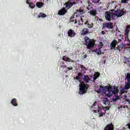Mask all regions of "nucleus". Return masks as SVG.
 I'll use <instances>...</instances> for the list:
<instances>
[{"mask_svg":"<svg viewBox=\"0 0 130 130\" xmlns=\"http://www.w3.org/2000/svg\"><path fill=\"white\" fill-rule=\"evenodd\" d=\"M124 14H126V12L117 9V10H111V11H106L105 13V18L106 21L110 22L112 20H115V18H119L123 16Z\"/></svg>","mask_w":130,"mask_h":130,"instance_id":"nucleus-1","label":"nucleus"},{"mask_svg":"<svg viewBox=\"0 0 130 130\" xmlns=\"http://www.w3.org/2000/svg\"><path fill=\"white\" fill-rule=\"evenodd\" d=\"M99 91L100 92L103 93V94L107 95V97H111V96H112V94L115 95L117 92V90H113L112 87L109 86L108 85L105 87L100 86ZM111 92L112 94H111Z\"/></svg>","mask_w":130,"mask_h":130,"instance_id":"nucleus-2","label":"nucleus"},{"mask_svg":"<svg viewBox=\"0 0 130 130\" xmlns=\"http://www.w3.org/2000/svg\"><path fill=\"white\" fill-rule=\"evenodd\" d=\"M78 80L80 83L79 85V93L81 95H83V94H85L86 92H87V90H88V87L89 85L88 84H85V82H82V80H80V78L79 76H76L74 77V79Z\"/></svg>","mask_w":130,"mask_h":130,"instance_id":"nucleus-3","label":"nucleus"},{"mask_svg":"<svg viewBox=\"0 0 130 130\" xmlns=\"http://www.w3.org/2000/svg\"><path fill=\"white\" fill-rule=\"evenodd\" d=\"M113 29V23L112 22H105L103 24V29Z\"/></svg>","mask_w":130,"mask_h":130,"instance_id":"nucleus-4","label":"nucleus"},{"mask_svg":"<svg viewBox=\"0 0 130 130\" xmlns=\"http://www.w3.org/2000/svg\"><path fill=\"white\" fill-rule=\"evenodd\" d=\"M98 109L99 110H98V113H99V117H101V116H103L106 113V111L104 110V109H102L101 107L98 106Z\"/></svg>","mask_w":130,"mask_h":130,"instance_id":"nucleus-5","label":"nucleus"},{"mask_svg":"<svg viewBox=\"0 0 130 130\" xmlns=\"http://www.w3.org/2000/svg\"><path fill=\"white\" fill-rule=\"evenodd\" d=\"M67 13H68V10L67 9H66V8H62L58 11V14H59V16H62L63 15H66Z\"/></svg>","mask_w":130,"mask_h":130,"instance_id":"nucleus-6","label":"nucleus"},{"mask_svg":"<svg viewBox=\"0 0 130 130\" xmlns=\"http://www.w3.org/2000/svg\"><path fill=\"white\" fill-rule=\"evenodd\" d=\"M76 34L77 33H76L74 30L71 29H69L68 31V35L69 37H75Z\"/></svg>","mask_w":130,"mask_h":130,"instance_id":"nucleus-7","label":"nucleus"},{"mask_svg":"<svg viewBox=\"0 0 130 130\" xmlns=\"http://www.w3.org/2000/svg\"><path fill=\"white\" fill-rule=\"evenodd\" d=\"M95 45V42L94 41H91L88 44L86 45V48L87 49H92L94 48V45Z\"/></svg>","mask_w":130,"mask_h":130,"instance_id":"nucleus-8","label":"nucleus"},{"mask_svg":"<svg viewBox=\"0 0 130 130\" xmlns=\"http://www.w3.org/2000/svg\"><path fill=\"white\" fill-rule=\"evenodd\" d=\"M130 31V25L126 26V29H125V39H127V41H128V34L129 33Z\"/></svg>","mask_w":130,"mask_h":130,"instance_id":"nucleus-9","label":"nucleus"},{"mask_svg":"<svg viewBox=\"0 0 130 130\" xmlns=\"http://www.w3.org/2000/svg\"><path fill=\"white\" fill-rule=\"evenodd\" d=\"M84 14V10L80 9L76 10V12L74 13V16H75L76 18H78L80 15H83Z\"/></svg>","mask_w":130,"mask_h":130,"instance_id":"nucleus-10","label":"nucleus"},{"mask_svg":"<svg viewBox=\"0 0 130 130\" xmlns=\"http://www.w3.org/2000/svg\"><path fill=\"white\" fill-rule=\"evenodd\" d=\"M104 130H114V127L112 123L107 125Z\"/></svg>","mask_w":130,"mask_h":130,"instance_id":"nucleus-11","label":"nucleus"},{"mask_svg":"<svg viewBox=\"0 0 130 130\" xmlns=\"http://www.w3.org/2000/svg\"><path fill=\"white\" fill-rule=\"evenodd\" d=\"M81 35H87V34H90L89 29L84 28L81 30Z\"/></svg>","mask_w":130,"mask_h":130,"instance_id":"nucleus-12","label":"nucleus"},{"mask_svg":"<svg viewBox=\"0 0 130 130\" xmlns=\"http://www.w3.org/2000/svg\"><path fill=\"white\" fill-rule=\"evenodd\" d=\"M75 4V3H70V2H67L66 3H65L64 5L66 6V9H67V10H69V9H70V8H72V7H73V5H74Z\"/></svg>","mask_w":130,"mask_h":130,"instance_id":"nucleus-13","label":"nucleus"},{"mask_svg":"<svg viewBox=\"0 0 130 130\" xmlns=\"http://www.w3.org/2000/svg\"><path fill=\"white\" fill-rule=\"evenodd\" d=\"M116 45H117V41L115 40H114L113 42L111 43V49H115Z\"/></svg>","mask_w":130,"mask_h":130,"instance_id":"nucleus-14","label":"nucleus"},{"mask_svg":"<svg viewBox=\"0 0 130 130\" xmlns=\"http://www.w3.org/2000/svg\"><path fill=\"white\" fill-rule=\"evenodd\" d=\"M83 80L84 81L85 83L87 84V83H90V81H91V78H90V77H89L88 75H84Z\"/></svg>","mask_w":130,"mask_h":130,"instance_id":"nucleus-15","label":"nucleus"},{"mask_svg":"<svg viewBox=\"0 0 130 130\" xmlns=\"http://www.w3.org/2000/svg\"><path fill=\"white\" fill-rule=\"evenodd\" d=\"M84 40H85V45H86L88 43H90V42H91V41H93V40L90 39V38H89L88 37H85Z\"/></svg>","mask_w":130,"mask_h":130,"instance_id":"nucleus-16","label":"nucleus"},{"mask_svg":"<svg viewBox=\"0 0 130 130\" xmlns=\"http://www.w3.org/2000/svg\"><path fill=\"white\" fill-rule=\"evenodd\" d=\"M80 68L81 69V73H83L84 74L86 73V71H87L88 69H87V68H86V67H85L83 65H80Z\"/></svg>","mask_w":130,"mask_h":130,"instance_id":"nucleus-17","label":"nucleus"},{"mask_svg":"<svg viewBox=\"0 0 130 130\" xmlns=\"http://www.w3.org/2000/svg\"><path fill=\"white\" fill-rule=\"evenodd\" d=\"M84 25H87L88 28H89L91 29V28H93V23H91V24L89 23V21L86 20L85 23H84Z\"/></svg>","mask_w":130,"mask_h":130,"instance_id":"nucleus-18","label":"nucleus"},{"mask_svg":"<svg viewBox=\"0 0 130 130\" xmlns=\"http://www.w3.org/2000/svg\"><path fill=\"white\" fill-rule=\"evenodd\" d=\"M47 16V15H46V14L41 12L39 14V15L38 16V19H39V18H46V17Z\"/></svg>","mask_w":130,"mask_h":130,"instance_id":"nucleus-19","label":"nucleus"},{"mask_svg":"<svg viewBox=\"0 0 130 130\" xmlns=\"http://www.w3.org/2000/svg\"><path fill=\"white\" fill-rule=\"evenodd\" d=\"M12 104L13 106H18V104L17 103V100L16 99H13L11 101Z\"/></svg>","mask_w":130,"mask_h":130,"instance_id":"nucleus-20","label":"nucleus"},{"mask_svg":"<svg viewBox=\"0 0 130 130\" xmlns=\"http://www.w3.org/2000/svg\"><path fill=\"white\" fill-rule=\"evenodd\" d=\"M99 77H100V73H99V72H96L95 74L93 75V78L95 79L99 78Z\"/></svg>","mask_w":130,"mask_h":130,"instance_id":"nucleus-21","label":"nucleus"},{"mask_svg":"<svg viewBox=\"0 0 130 130\" xmlns=\"http://www.w3.org/2000/svg\"><path fill=\"white\" fill-rule=\"evenodd\" d=\"M90 15H92V16H96V10L92 9L90 12Z\"/></svg>","mask_w":130,"mask_h":130,"instance_id":"nucleus-22","label":"nucleus"},{"mask_svg":"<svg viewBox=\"0 0 130 130\" xmlns=\"http://www.w3.org/2000/svg\"><path fill=\"white\" fill-rule=\"evenodd\" d=\"M42 6H43V3L41 2H38L37 3V7H38V8H42Z\"/></svg>","mask_w":130,"mask_h":130,"instance_id":"nucleus-23","label":"nucleus"},{"mask_svg":"<svg viewBox=\"0 0 130 130\" xmlns=\"http://www.w3.org/2000/svg\"><path fill=\"white\" fill-rule=\"evenodd\" d=\"M95 52H96V53H97L98 54L100 55L101 54L102 52L101 49H100V48H99L95 51Z\"/></svg>","mask_w":130,"mask_h":130,"instance_id":"nucleus-24","label":"nucleus"},{"mask_svg":"<svg viewBox=\"0 0 130 130\" xmlns=\"http://www.w3.org/2000/svg\"><path fill=\"white\" fill-rule=\"evenodd\" d=\"M124 88L126 90H128V89L130 88V84L127 83V84L125 85Z\"/></svg>","mask_w":130,"mask_h":130,"instance_id":"nucleus-25","label":"nucleus"},{"mask_svg":"<svg viewBox=\"0 0 130 130\" xmlns=\"http://www.w3.org/2000/svg\"><path fill=\"white\" fill-rule=\"evenodd\" d=\"M61 68H67V66L64 64V61H61L60 62Z\"/></svg>","mask_w":130,"mask_h":130,"instance_id":"nucleus-26","label":"nucleus"},{"mask_svg":"<svg viewBox=\"0 0 130 130\" xmlns=\"http://www.w3.org/2000/svg\"><path fill=\"white\" fill-rule=\"evenodd\" d=\"M124 90H126V89H124V87L123 88L120 89V95H122V94H124V93H125V91H124Z\"/></svg>","mask_w":130,"mask_h":130,"instance_id":"nucleus-27","label":"nucleus"},{"mask_svg":"<svg viewBox=\"0 0 130 130\" xmlns=\"http://www.w3.org/2000/svg\"><path fill=\"white\" fill-rule=\"evenodd\" d=\"M27 5H29L31 9H34V8H35V5L33 3H29V4H27Z\"/></svg>","mask_w":130,"mask_h":130,"instance_id":"nucleus-28","label":"nucleus"},{"mask_svg":"<svg viewBox=\"0 0 130 130\" xmlns=\"http://www.w3.org/2000/svg\"><path fill=\"white\" fill-rule=\"evenodd\" d=\"M69 59H70V58L67 57L66 56H64L62 57V60L64 61H69Z\"/></svg>","mask_w":130,"mask_h":130,"instance_id":"nucleus-29","label":"nucleus"},{"mask_svg":"<svg viewBox=\"0 0 130 130\" xmlns=\"http://www.w3.org/2000/svg\"><path fill=\"white\" fill-rule=\"evenodd\" d=\"M79 25L83 26V18H82L81 17H80V20L79 21Z\"/></svg>","mask_w":130,"mask_h":130,"instance_id":"nucleus-30","label":"nucleus"},{"mask_svg":"<svg viewBox=\"0 0 130 130\" xmlns=\"http://www.w3.org/2000/svg\"><path fill=\"white\" fill-rule=\"evenodd\" d=\"M73 70V67L70 66V67H67L66 68L67 72H69V71H72Z\"/></svg>","mask_w":130,"mask_h":130,"instance_id":"nucleus-31","label":"nucleus"},{"mask_svg":"<svg viewBox=\"0 0 130 130\" xmlns=\"http://www.w3.org/2000/svg\"><path fill=\"white\" fill-rule=\"evenodd\" d=\"M128 2V0H121V4H126Z\"/></svg>","mask_w":130,"mask_h":130,"instance_id":"nucleus-32","label":"nucleus"},{"mask_svg":"<svg viewBox=\"0 0 130 130\" xmlns=\"http://www.w3.org/2000/svg\"><path fill=\"white\" fill-rule=\"evenodd\" d=\"M126 79H127V80L130 79V74L129 73L127 74V76H126Z\"/></svg>","mask_w":130,"mask_h":130,"instance_id":"nucleus-33","label":"nucleus"},{"mask_svg":"<svg viewBox=\"0 0 130 130\" xmlns=\"http://www.w3.org/2000/svg\"><path fill=\"white\" fill-rule=\"evenodd\" d=\"M93 3L94 4H97V3H99L100 2V0H92Z\"/></svg>","mask_w":130,"mask_h":130,"instance_id":"nucleus-34","label":"nucleus"},{"mask_svg":"<svg viewBox=\"0 0 130 130\" xmlns=\"http://www.w3.org/2000/svg\"><path fill=\"white\" fill-rule=\"evenodd\" d=\"M113 89L116 91H118V87H117V86H114Z\"/></svg>","mask_w":130,"mask_h":130,"instance_id":"nucleus-35","label":"nucleus"},{"mask_svg":"<svg viewBox=\"0 0 130 130\" xmlns=\"http://www.w3.org/2000/svg\"><path fill=\"white\" fill-rule=\"evenodd\" d=\"M69 62H76V61L73 60V59L70 58V59L68 60Z\"/></svg>","mask_w":130,"mask_h":130,"instance_id":"nucleus-36","label":"nucleus"},{"mask_svg":"<svg viewBox=\"0 0 130 130\" xmlns=\"http://www.w3.org/2000/svg\"><path fill=\"white\" fill-rule=\"evenodd\" d=\"M112 101L113 102H116L117 101L116 99L115 98L112 99Z\"/></svg>","mask_w":130,"mask_h":130,"instance_id":"nucleus-37","label":"nucleus"},{"mask_svg":"<svg viewBox=\"0 0 130 130\" xmlns=\"http://www.w3.org/2000/svg\"><path fill=\"white\" fill-rule=\"evenodd\" d=\"M77 77H79V78H81V77H82V74L78 73Z\"/></svg>","mask_w":130,"mask_h":130,"instance_id":"nucleus-38","label":"nucleus"},{"mask_svg":"<svg viewBox=\"0 0 130 130\" xmlns=\"http://www.w3.org/2000/svg\"><path fill=\"white\" fill-rule=\"evenodd\" d=\"M122 98L123 99H126L127 98V96H126V95H123V96H122Z\"/></svg>","mask_w":130,"mask_h":130,"instance_id":"nucleus-39","label":"nucleus"},{"mask_svg":"<svg viewBox=\"0 0 130 130\" xmlns=\"http://www.w3.org/2000/svg\"><path fill=\"white\" fill-rule=\"evenodd\" d=\"M75 0H69L68 3H74Z\"/></svg>","mask_w":130,"mask_h":130,"instance_id":"nucleus-40","label":"nucleus"},{"mask_svg":"<svg viewBox=\"0 0 130 130\" xmlns=\"http://www.w3.org/2000/svg\"><path fill=\"white\" fill-rule=\"evenodd\" d=\"M115 99H116V100H119V96H115Z\"/></svg>","mask_w":130,"mask_h":130,"instance_id":"nucleus-41","label":"nucleus"},{"mask_svg":"<svg viewBox=\"0 0 130 130\" xmlns=\"http://www.w3.org/2000/svg\"><path fill=\"white\" fill-rule=\"evenodd\" d=\"M125 100V101H126L127 102H128V103L130 104V100L129 99H126Z\"/></svg>","mask_w":130,"mask_h":130,"instance_id":"nucleus-42","label":"nucleus"},{"mask_svg":"<svg viewBox=\"0 0 130 130\" xmlns=\"http://www.w3.org/2000/svg\"><path fill=\"white\" fill-rule=\"evenodd\" d=\"M116 48L117 50H119V51H120V49H119V47L118 46L116 47Z\"/></svg>","mask_w":130,"mask_h":130,"instance_id":"nucleus-43","label":"nucleus"},{"mask_svg":"<svg viewBox=\"0 0 130 130\" xmlns=\"http://www.w3.org/2000/svg\"><path fill=\"white\" fill-rule=\"evenodd\" d=\"M118 97H119V100H121V99L122 98V96L119 95V96H118Z\"/></svg>","mask_w":130,"mask_h":130,"instance_id":"nucleus-44","label":"nucleus"},{"mask_svg":"<svg viewBox=\"0 0 130 130\" xmlns=\"http://www.w3.org/2000/svg\"><path fill=\"white\" fill-rule=\"evenodd\" d=\"M96 80H97V79H96L95 77H93V82H95Z\"/></svg>","mask_w":130,"mask_h":130,"instance_id":"nucleus-45","label":"nucleus"},{"mask_svg":"<svg viewBox=\"0 0 130 130\" xmlns=\"http://www.w3.org/2000/svg\"><path fill=\"white\" fill-rule=\"evenodd\" d=\"M106 102H107V101H103V103H104V104H105V105H106Z\"/></svg>","mask_w":130,"mask_h":130,"instance_id":"nucleus-46","label":"nucleus"},{"mask_svg":"<svg viewBox=\"0 0 130 130\" xmlns=\"http://www.w3.org/2000/svg\"><path fill=\"white\" fill-rule=\"evenodd\" d=\"M105 109L106 110H109V108H108V107H106Z\"/></svg>","mask_w":130,"mask_h":130,"instance_id":"nucleus-47","label":"nucleus"},{"mask_svg":"<svg viewBox=\"0 0 130 130\" xmlns=\"http://www.w3.org/2000/svg\"><path fill=\"white\" fill-rule=\"evenodd\" d=\"M127 83L130 84V79H127Z\"/></svg>","mask_w":130,"mask_h":130,"instance_id":"nucleus-48","label":"nucleus"},{"mask_svg":"<svg viewBox=\"0 0 130 130\" xmlns=\"http://www.w3.org/2000/svg\"><path fill=\"white\" fill-rule=\"evenodd\" d=\"M102 34L103 35H104V34H105V31H102Z\"/></svg>","mask_w":130,"mask_h":130,"instance_id":"nucleus-49","label":"nucleus"},{"mask_svg":"<svg viewBox=\"0 0 130 130\" xmlns=\"http://www.w3.org/2000/svg\"><path fill=\"white\" fill-rule=\"evenodd\" d=\"M87 57V55H84L83 56V58H86Z\"/></svg>","mask_w":130,"mask_h":130,"instance_id":"nucleus-50","label":"nucleus"},{"mask_svg":"<svg viewBox=\"0 0 130 130\" xmlns=\"http://www.w3.org/2000/svg\"><path fill=\"white\" fill-rule=\"evenodd\" d=\"M30 0H27L26 1V4H29V1Z\"/></svg>","mask_w":130,"mask_h":130,"instance_id":"nucleus-51","label":"nucleus"},{"mask_svg":"<svg viewBox=\"0 0 130 130\" xmlns=\"http://www.w3.org/2000/svg\"><path fill=\"white\" fill-rule=\"evenodd\" d=\"M118 42H121V39H119L118 40Z\"/></svg>","mask_w":130,"mask_h":130,"instance_id":"nucleus-52","label":"nucleus"},{"mask_svg":"<svg viewBox=\"0 0 130 130\" xmlns=\"http://www.w3.org/2000/svg\"><path fill=\"white\" fill-rule=\"evenodd\" d=\"M95 106V104H93L92 106V107H94Z\"/></svg>","mask_w":130,"mask_h":130,"instance_id":"nucleus-53","label":"nucleus"},{"mask_svg":"<svg viewBox=\"0 0 130 130\" xmlns=\"http://www.w3.org/2000/svg\"><path fill=\"white\" fill-rule=\"evenodd\" d=\"M106 61V60H105L104 61V63H105Z\"/></svg>","mask_w":130,"mask_h":130,"instance_id":"nucleus-54","label":"nucleus"},{"mask_svg":"<svg viewBox=\"0 0 130 130\" xmlns=\"http://www.w3.org/2000/svg\"><path fill=\"white\" fill-rule=\"evenodd\" d=\"M75 23H77V20H75Z\"/></svg>","mask_w":130,"mask_h":130,"instance_id":"nucleus-55","label":"nucleus"},{"mask_svg":"<svg viewBox=\"0 0 130 130\" xmlns=\"http://www.w3.org/2000/svg\"><path fill=\"white\" fill-rule=\"evenodd\" d=\"M72 19H73V16L71 17V20H72Z\"/></svg>","mask_w":130,"mask_h":130,"instance_id":"nucleus-56","label":"nucleus"},{"mask_svg":"<svg viewBox=\"0 0 130 130\" xmlns=\"http://www.w3.org/2000/svg\"><path fill=\"white\" fill-rule=\"evenodd\" d=\"M87 10H89V7L87 8Z\"/></svg>","mask_w":130,"mask_h":130,"instance_id":"nucleus-57","label":"nucleus"},{"mask_svg":"<svg viewBox=\"0 0 130 130\" xmlns=\"http://www.w3.org/2000/svg\"><path fill=\"white\" fill-rule=\"evenodd\" d=\"M94 112H96V111H94Z\"/></svg>","mask_w":130,"mask_h":130,"instance_id":"nucleus-58","label":"nucleus"},{"mask_svg":"<svg viewBox=\"0 0 130 130\" xmlns=\"http://www.w3.org/2000/svg\"><path fill=\"white\" fill-rule=\"evenodd\" d=\"M123 129H124V127L123 128Z\"/></svg>","mask_w":130,"mask_h":130,"instance_id":"nucleus-59","label":"nucleus"}]
</instances>
